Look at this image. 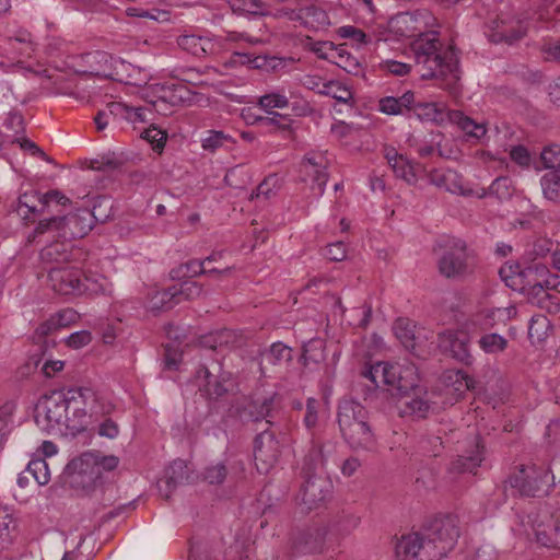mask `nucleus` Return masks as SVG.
Wrapping results in <instances>:
<instances>
[{
    "mask_svg": "<svg viewBox=\"0 0 560 560\" xmlns=\"http://www.w3.org/2000/svg\"><path fill=\"white\" fill-rule=\"evenodd\" d=\"M540 276H534L533 280H528V294L533 293L535 295H539L544 293L546 296L547 290H556L560 292V277L559 275L552 273L548 275L544 280H539Z\"/></svg>",
    "mask_w": 560,
    "mask_h": 560,
    "instance_id": "37998d69",
    "label": "nucleus"
},
{
    "mask_svg": "<svg viewBox=\"0 0 560 560\" xmlns=\"http://www.w3.org/2000/svg\"><path fill=\"white\" fill-rule=\"evenodd\" d=\"M231 62L234 65H246L253 69H261L266 71H277L284 67V60L276 56L266 55L252 56L245 52H234Z\"/></svg>",
    "mask_w": 560,
    "mask_h": 560,
    "instance_id": "c85d7f7f",
    "label": "nucleus"
},
{
    "mask_svg": "<svg viewBox=\"0 0 560 560\" xmlns=\"http://www.w3.org/2000/svg\"><path fill=\"white\" fill-rule=\"evenodd\" d=\"M280 455V444L273 432L264 430L254 441V458L257 469L267 474Z\"/></svg>",
    "mask_w": 560,
    "mask_h": 560,
    "instance_id": "1a4fd4ad",
    "label": "nucleus"
},
{
    "mask_svg": "<svg viewBox=\"0 0 560 560\" xmlns=\"http://www.w3.org/2000/svg\"><path fill=\"white\" fill-rule=\"evenodd\" d=\"M365 422H369V412L360 402L351 399L340 402L338 408L339 429H350Z\"/></svg>",
    "mask_w": 560,
    "mask_h": 560,
    "instance_id": "b1692460",
    "label": "nucleus"
},
{
    "mask_svg": "<svg viewBox=\"0 0 560 560\" xmlns=\"http://www.w3.org/2000/svg\"><path fill=\"white\" fill-rule=\"evenodd\" d=\"M265 360L272 365L288 364L292 361V349L282 342H275L265 354Z\"/></svg>",
    "mask_w": 560,
    "mask_h": 560,
    "instance_id": "3c124183",
    "label": "nucleus"
},
{
    "mask_svg": "<svg viewBox=\"0 0 560 560\" xmlns=\"http://www.w3.org/2000/svg\"><path fill=\"white\" fill-rule=\"evenodd\" d=\"M324 462L325 456L323 453V445L319 442H316L313 438L312 447L305 457V466L307 467V471L317 469L319 466L324 465Z\"/></svg>",
    "mask_w": 560,
    "mask_h": 560,
    "instance_id": "680f3d73",
    "label": "nucleus"
},
{
    "mask_svg": "<svg viewBox=\"0 0 560 560\" xmlns=\"http://www.w3.org/2000/svg\"><path fill=\"white\" fill-rule=\"evenodd\" d=\"M438 347L444 353L466 365L472 363L469 350V337L464 331L444 330L438 335Z\"/></svg>",
    "mask_w": 560,
    "mask_h": 560,
    "instance_id": "f8f14e48",
    "label": "nucleus"
},
{
    "mask_svg": "<svg viewBox=\"0 0 560 560\" xmlns=\"http://www.w3.org/2000/svg\"><path fill=\"white\" fill-rule=\"evenodd\" d=\"M106 279L102 276H88L82 272L80 285L78 287V296L83 294L97 295L100 293H104L106 290Z\"/></svg>",
    "mask_w": 560,
    "mask_h": 560,
    "instance_id": "c03bdc74",
    "label": "nucleus"
},
{
    "mask_svg": "<svg viewBox=\"0 0 560 560\" xmlns=\"http://www.w3.org/2000/svg\"><path fill=\"white\" fill-rule=\"evenodd\" d=\"M401 368L402 365L400 364L394 365L387 362H377L364 373V376L368 377L376 387L383 383L384 385H387L390 390H394Z\"/></svg>",
    "mask_w": 560,
    "mask_h": 560,
    "instance_id": "cd10ccee",
    "label": "nucleus"
},
{
    "mask_svg": "<svg viewBox=\"0 0 560 560\" xmlns=\"http://www.w3.org/2000/svg\"><path fill=\"white\" fill-rule=\"evenodd\" d=\"M478 345L486 353L494 354L506 349L508 340L495 332L485 334L478 340Z\"/></svg>",
    "mask_w": 560,
    "mask_h": 560,
    "instance_id": "6e6d98bb",
    "label": "nucleus"
},
{
    "mask_svg": "<svg viewBox=\"0 0 560 560\" xmlns=\"http://www.w3.org/2000/svg\"><path fill=\"white\" fill-rule=\"evenodd\" d=\"M206 273L205 261L192 259L182 264L177 268L171 270V277L174 280H182L185 278H194Z\"/></svg>",
    "mask_w": 560,
    "mask_h": 560,
    "instance_id": "de8ad7c7",
    "label": "nucleus"
},
{
    "mask_svg": "<svg viewBox=\"0 0 560 560\" xmlns=\"http://www.w3.org/2000/svg\"><path fill=\"white\" fill-rule=\"evenodd\" d=\"M112 201L106 197H98L94 201L92 210H90L92 226L95 222H106L112 215Z\"/></svg>",
    "mask_w": 560,
    "mask_h": 560,
    "instance_id": "052dcab7",
    "label": "nucleus"
},
{
    "mask_svg": "<svg viewBox=\"0 0 560 560\" xmlns=\"http://www.w3.org/2000/svg\"><path fill=\"white\" fill-rule=\"evenodd\" d=\"M427 542L419 533L404 535L396 544L395 555L398 560H427L424 547Z\"/></svg>",
    "mask_w": 560,
    "mask_h": 560,
    "instance_id": "4be33fe9",
    "label": "nucleus"
},
{
    "mask_svg": "<svg viewBox=\"0 0 560 560\" xmlns=\"http://www.w3.org/2000/svg\"><path fill=\"white\" fill-rule=\"evenodd\" d=\"M195 378L199 389L210 399H218L228 393L225 383L229 381V374L222 373L219 364H214L212 370L207 365H200Z\"/></svg>",
    "mask_w": 560,
    "mask_h": 560,
    "instance_id": "ddd939ff",
    "label": "nucleus"
},
{
    "mask_svg": "<svg viewBox=\"0 0 560 560\" xmlns=\"http://www.w3.org/2000/svg\"><path fill=\"white\" fill-rule=\"evenodd\" d=\"M69 389L63 392H52L40 400L37 409V418L44 416L49 428L58 427L66 430L69 421Z\"/></svg>",
    "mask_w": 560,
    "mask_h": 560,
    "instance_id": "0eeeda50",
    "label": "nucleus"
},
{
    "mask_svg": "<svg viewBox=\"0 0 560 560\" xmlns=\"http://www.w3.org/2000/svg\"><path fill=\"white\" fill-rule=\"evenodd\" d=\"M545 198L560 202V172L553 171L545 174L540 179Z\"/></svg>",
    "mask_w": 560,
    "mask_h": 560,
    "instance_id": "09e8293b",
    "label": "nucleus"
},
{
    "mask_svg": "<svg viewBox=\"0 0 560 560\" xmlns=\"http://www.w3.org/2000/svg\"><path fill=\"white\" fill-rule=\"evenodd\" d=\"M555 477L549 471L538 467H522L510 476L506 483L523 497H542L553 487Z\"/></svg>",
    "mask_w": 560,
    "mask_h": 560,
    "instance_id": "39448f33",
    "label": "nucleus"
},
{
    "mask_svg": "<svg viewBox=\"0 0 560 560\" xmlns=\"http://www.w3.org/2000/svg\"><path fill=\"white\" fill-rule=\"evenodd\" d=\"M384 156L396 177L404 179L409 185H415L418 182V173L422 171V166L419 163L411 162L392 147L384 149Z\"/></svg>",
    "mask_w": 560,
    "mask_h": 560,
    "instance_id": "a211bd4d",
    "label": "nucleus"
},
{
    "mask_svg": "<svg viewBox=\"0 0 560 560\" xmlns=\"http://www.w3.org/2000/svg\"><path fill=\"white\" fill-rule=\"evenodd\" d=\"M176 304V292L173 288L154 290L148 298V308L153 313L168 311Z\"/></svg>",
    "mask_w": 560,
    "mask_h": 560,
    "instance_id": "4c0bfd02",
    "label": "nucleus"
},
{
    "mask_svg": "<svg viewBox=\"0 0 560 560\" xmlns=\"http://www.w3.org/2000/svg\"><path fill=\"white\" fill-rule=\"evenodd\" d=\"M413 50L417 66L422 67L419 70L421 79L440 80L443 90L451 94L458 92V57L452 47L441 52L439 40L432 38L416 43Z\"/></svg>",
    "mask_w": 560,
    "mask_h": 560,
    "instance_id": "f257e3e1",
    "label": "nucleus"
},
{
    "mask_svg": "<svg viewBox=\"0 0 560 560\" xmlns=\"http://www.w3.org/2000/svg\"><path fill=\"white\" fill-rule=\"evenodd\" d=\"M323 95L330 96L337 102L350 105L353 101L352 92L339 81L330 80L326 82Z\"/></svg>",
    "mask_w": 560,
    "mask_h": 560,
    "instance_id": "603ef678",
    "label": "nucleus"
},
{
    "mask_svg": "<svg viewBox=\"0 0 560 560\" xmlns=\"http://www.w3.org/2000/svg\"><path fill=\"white\" fill-rule=\"evenodd\" d=\"M360 523V518L353 514H341L325 525L328 526L329 539L340 538L350 534Z\"/></svg>",
    "mask_w": 560,
    "mask_h": 560,
    "instance_id": "e433bc0d",
    "label": "nucleus"
},
{
    "mask_svg": "<svg viewBox=\"0 0 560 560\" xmlns=\"http://www.w3.org/2000/svg\"><path fill=\"white\" fill-rule=\"evenodd\" d=\"M343 440L355 452H375L377 441L369 422L340 429Z\"/></svg>",
    "mask_w": 560,
    "mask_h": 560,
    "instance_id": "dca6fc26",
    "label": "nucleus"
},
{
    "mask_svg": "<svg viewBox=\"0 0 560 560\" xmlns=\"http://www.w3.org/2000/svg\"><path fill=\"white\" fill-rule=\"evenodd\" d=\"M419 388H421V386L419 385L418 369L412 363L404 364L394 390L404 397Z\"/></svg>",
    "mask_w": 560,
    "mask_h": 560,
    "instance_id": "72a5a7b5",
    "label": "nucleus"
},
{
    "mask_svg": "<svg viewBox=\"0 0 560 560\" xmlns=\"http://www.w3.org/2000/svg\"><path fill=\"white\" fill-rule=\"evenodd\" d=\"M525 35V28L522 22L512 16H502L493 21L488 34L492 43L513 44Z\"/></svg>",
    "mask_w": 560,
    "mask_h": 560,
    "instance_id": "f3484780",
    "label": "nucleus"
},
{
    "mask_svg": "<svg viewBox=\"0 0 560 560\" xmlns=\"http://www.w3.org/2000/svg\"><path fill=\"white\" fill-rule=\"evenodd\" d=\"M72 393L78 395L81 404L88 410L90 416L107 415L113 406L102 395L90 387H74Z\"/></svg>",
    "mask_w": 560,
    "mask_h": 560,
    "instance_id": "a878e982",
    "label": "nucleus"
},
{
    "mask_svg": "<svg viewBox=\"0 0 560 560\" xmlns=\"http://www.w3.org/2000/svg\"><path fill=\"white\" fill-rule=\"evenodd\" d=\"M328 540V526L324 522L314 523L294 535L292 547L300 555L322 553Z\"/></svg>",
    "mask_w": 560,
    "mask_h": 560,
    "instance_id": "6e6552de",
    "label": "nucleus"
},
{
    "mask_svg": "<svg viewBox=\"0 0 560 560\" xmlns=\"http://www.w3.org/2000/svg\"><path fill=\"white\" fill-rule=\"evenodd\" d=\"M256 120L271 130L291 133V120L277 112H269V116L258 117Z\"/></svg>",
    "mask_w": 560,
    "mask_h": 560,
    "instance_id": "13d9d810",
    "label": "nucleus"
},
{
    "mask_svg": "<svg viewBox=\"0 0 560 560\" xmlns=\"http://www.w3.org/2000/svg\"><path fill=\"white\" fill-rule=\"evenodd\" d=\"M16 529V523L7 509L0 510V549L3 550L13 540V533Z\"/></svg>",
    "mask_w": 560,
    "mask_h": 560,
    "instance_id": "8fccbe9b",
    "label": "nucleus"
},
{
    "mask_svg": "<svg viewBox=\"0 0 560 560\" xmlns=\"http://www.w3.org/2000/svg\"><path fill=\"white\" fill-rule=\"evenodd\" d=\"M528 518L532 523L533 534L539 545L547 548H555V545H560V535L557 536L560 515L556 516L542 511L534 517L528 516Z\"/></svg>",
    "mask_w": 560,
    "mask_h": 560,
    "instance_id": "2eb2a0df",
    "label": "nucleus"
},
{
    "mask_svg": "<svg viewBox=\"0 0 560 560\" xmlns=\"http://www.w3.org/2000/svg\"><path fill=\"white\" fill-rule=\"evenodd\" d=\"M128 105L120 102H112L104 109L97 112L94 121L98 131L104 130L107 126H118L121 121H126Z\"/></svg>",
    "mask_w": 560,
    "mask_h": 560,
    "instance_id": "7c9ffc66",
    "label": "nucleus"
},
{
    "mask_svg": "<svg viewBox=\"0 0 560 560\" xmlns=\"http://www.w3.org/2000/svg\"><path fill=\"white\" fill-rule=\"evenodd\" d=\"M42 197L43 195L36 190L26 191L19 197V210L26 209L24 219H27L28 214L44 213V200Z\"/></svg>",
    "mask_w": 560,
    "mask_h": 560,
    "instance_id": "a19ab883",
    "label": "nucleus"
},
{
    "mask_svg": "<svg viewBox=\"0 0 560 560\" xmlns=\"http://www.w3.org/2000/svg\"><path fill=\"white\" fill-rule=\"evenodd\" d=\"M445 380L447 385H452L454 392L458 394H463L475 387L474 378L462 370L450 371L446 374Z\"/></svg>",
    "mask_w": 560,
    "mask_h": 560,
    "instance_id": "864d4df0",
    "label": "nucleus"
},
{
    "mask_svg": "<svg viewBox=\"0 0 560 560\" xmlns=\"http://www.w3.org/2000/svg\"><path fill=\"white\" fill-rule=\"evenodd\" d=\"M258 104L266 110L272 108H284L289 105V100L281 93H268L259 97Z\"/></svg>",
    "mask_w": 560,
    "mask_h": 560,
    "instance_id": "774afa93",
    "label": "nucleus"
},
{
    "mask_svg": "<svg viewBox=\"0 0 560 560\" xmlns=\"http://www.w3.org/2000/svg\"><path fill=\"white\" fill-rule=\"evenodd\" d=\"M172 288L173 291L176 292V304L183 301L194 300L202 292V287L195 281H184L172 285Z\"/></svg>",
    "mask_w": 560,
    "mask_h": 560,
    "instance_id": "4d7b16f0",
    "label": "nucleus"
},
{
    "mask_svg": "<svg viewBox=\"0 0 560 560\" xmlns=\"http://www.w3.org/2000/svg\"><path fill=\"white\" fill-rule=\"evenodd\" d=\"M432 409L429 394L424 388H419L400 398V415L415 418H425Z\"/></svg>",
    "mask_w": 560,
    "mask_h": 560,
    "instance_id": "412c9836",
    "label": "nucleus"
},
{
    "mask_svg": "<svg viewBox=\"0 0 560 560\" xmlns=\"http://www.w3.org/2000/svg\"><path fill=\"white\" fill-rule=\"evenodd\" d=\"M485 459V445L476 438L472 448L465 451L451 464V470L456 472H474Z\"/></svg>",
    "mask_w": 560,
    "mask_h": 560,
    "instance_id": "393cba45",
    "label": "nucleus"
},
{
    "mask_svg": "<svg viewBox=\"0 0 560 560\" xmlns=\"http://www.w3.org/2000/svg\"><path fill=\"white\" fill-rule=\"evenodd\" d=\"M540 161L544 168L557 170L560 167V145L550 144L544 148L540 153Z\"/></svg>",
    "mask_w": 560,
    "mask_h": 560,
    "instance_id": "e2e57ef3",
    "label": "nucleus"
},
{
    "mask_svg": "<svg viewBox=\"0 0 560 560\" xmlns=\"http://www.w3.org/2000/svg\"><path fill=\"white\" fill-rule=\"evenodd\" d=\"M39 256L44 264L65 266L71 256V243L69 240L52 242L40 250Z\"/></svg>",
    "mask_w": 560,
    "mask_h": 560,
    "instance_id": "473e14b6",
    "label": "nucleus"
},
{
    "mask_svg": "<svg viewBox=\"0 0 560 560\" xmlns=\"http://www.w3.org/2000/svg\"><path fill=\"white\" fill-rule=\"evenodd\" d=\"M228 476V468L223 463L209 465L203 471V479L210 485L222 483Z\"/></svg>",
    "mask_w": 560,
    "mask_h": 560,
    "instance_id": "0e129e2a",
    "label": "nucleus"
},
{
    "mask_svg": "<svg viewBox=\"0 0 560 560\" xmlns=\"http://www.w3.org/2000/svg\"><path fill=\"white\" fill-rule=\"evenodd\" d=\"M303 26L318 31L329 25V18L325 10L316 5H307L302 8Z\"/></svg>",
    "mask_w": 560,
    "mask_h": 560,
    "instance_id": "58836bf2",
    "label": "nucleus"
},
{
    "mask_svg": "<svg viewBox=\"0 0 560 560\" xmlns=\"http://www.w3.org/2000/svg\"><path fill=\"white\" fill-rule=\"evenodd\" d=\"M489 194L500 200L509 199L512 196L511 179L506 176L495 178L489 187Z\"/></svg>",
    "mask_w": 560,
    "mask_h": 560,
    "instance_id": "69168bd1",
    "label": "nucleus"
},
{
    "mask_svg": "<svg viewBox=\"0 0 560 560\" xmlns=\"http://www.w3.org/2000/svg\"><path fill=\"white\" fill-rule=\"evenodd\" d=\"M327 168V160L326 158L318 154H307L303 159L302 162V173L305 176L312 178L313 185L312 189H317V195L322 196L328 179V175L326 172Z\"/></svg>",
    "mask_w": 560,
    "mask_h": 560,
    "instance_id": "aec40b11",
    "label": "nucleus"
},
{
    "mask_svg": "<svg viewBox=\"0 0 560 560\" xmlns=\"http://www.w3.org/2000/svg\"><path fill=\"white\" fill-rule=\"evenodd\" d=\"M394 331L397 339L407 350H416V335L413 325L409 320L404 318L397 319L394 325Z\"/></svg>",
    "mask_w": 560,
    "mask_h": 560,
    "instance_id": "79ce46f5",
    "label": "nucleus"
},
{
    "mask_svg": "<svg viewBox=\"0 0 560 560\" xmlns=\"http://www.w3.org/2000/svg\"><path fill=\"white\" fill-rule=\"evenodd\" d=\"M500 310L486 308L470 317L466 327L471 331H486L497 324V314Z\"/></svg>",
    "mask_w": 560,
    "mask_h": 560,
    "instance_id": "ea45409f",
    "label": "nucleus"
},
{
    "mask_svg": "<svg viewBox=\"0 0 560 560\" xmlns=\"http://www.w3.org/2000/svg\"><path fill=\"white\" fill-rule=\"evenodd\" d=\"M178 45L184 50L199 58L211 54L214 47L211 39L198 35L179 36Z\"/></svg>",
    "mask_w": 560,
    "mask_h": 560,
    "instance_id": "f704fd0d",
    "label": "nucleus"
},
{
    "mask_svg": "<svg viewBox=\"0 0 560 560\" xmlns=\"http://www.w3.org/2000/svg\"><path fill=\"white\" fill-rule=\"evenodd\" d=\"M69 421H67L66 431L71 435H77L86 429L91 416L78 395L72 393V388L69 389Z\"/></svg>",
    "mask_w": 560,
    "mask_h": 560,
    "instance_id": "bb28decb",
    "label": "nucleus"
},
{
    "mask_svg": "<svg viewBox=\"0 0 560 560\" xmlns=\"http://www.w3.org/2000/svg\"><path fill=\"white\" fill-rule=\"evenodd\" d=\"M228 143H233L230 135L219 130H209L207 137L202 139L201 145L203 150L214 152Z\"/></svg>",
    "mask_w": 560,
    "mask_h": 560,
    "instance_id": "bf43d9fd",
    "label": "nucleus"
},
{
    "mask_svg": "<svg viewBox=\"0 0 560 560\" xmlns=\"http://www.w3.org/2000/svg\"><path fill=\"white\" fill-rule=\"evenodd\" d=\"M66 482L73 489L89 490L100 479L96 459L92 452H85L81 456L70 460L65 470Z\"/></svg>",
    "mask_w": 560,
    "mask_h": 560,
    "instance_id": "423d86ee",
    "label": "nucleus"
},
{
    "mask_svg": "<svg viewBox=\"0 0 560 560\" xmlns=\"http://www.w3.org/2000/svg\"><path fill=\"white\" fill-rule=\"evenodd\" d=\"M331 482L328 478L312 474L301 487L298 499L307 510H313L324 503L331 492Z\"/></svg>",
    "mask_w": 560,
    "mask_h": 560,
    "instance_id": "9b49d317",
    "label": "nucleus"
},
{
    "mask_svg": "<svg viewBox=\"0 0 560 560\" xmlns=\"http://www.w3.org/2000/svg\"><path fill=\"white\" fill-rule=\"evenodd\" d=\"M415 116L424 122H433L435 125H443L448 121V110L444 104L434 102H418L413 105Z\"/></svg>",
    "mask_w": 560,
    "mask_h": 560,
    "instance_id": "c756f323",
    "label": "nucleus"
},
{
    "mask_svg": "<svg viewBox=\"0 0 560 560\" xmlns=\"http://www.w3.org/2000/svg\"><path fill=\"white\" fill-rule=\"evenodd\" d=\"M325 343L322 339L315 338L311 339L303 346L302 359L305 365L310 363L319 364L326 358L325 352Z\"/></svg>",
    "mask_w": 560,
    "mask_h": 560,
    "instance_id": "49530a36",
    "label": "nucleus"
},
{
    "mask_svg": "<svg viewBox=\"0 0 560 560\" xmlns=\"http://www.w3.org/2000/svg\"><path fill=\"white\" fill-rule=\"evenodd\" d=\"M440 247L442 252L436 266L441 276L463 281L474 275L477 266L476 253L464 240L448 237Z\"/></svg>",
    "mask_w": 560,
    "mask_h": 560,
    "instance_id": "f03ea898",
    "label": "nucleus"
},
{
    "mask_svg": "<svg viewBox=\"0 0 560 560\" xmlns=\"http://www.w3.org/2000/svg\"><path fill=\"white\" fill-rule=\"evenodd\" d=\"M422 536L427 542L425 559L436 560L445 557L454 548L459 530L453 517H435L424 527Z\"/></svg>",
    "mask_w": 560,
    "mask_h": 560,
    "instance_id": "7ed1b4c3",
    "label": "nucleus"
},
{
    "mask_svg": "<svg viewBox=\"0 0 560 560\" xmlns=\"http://www.w3.org/2000/svg\"><path fill=\"white\" fill-rule=\"evenodd\" d=\"M82 271L70 266H54L48 269L50 288L61 295L78 296Z\"/></svg>",
    "mask_w": 560,
    "mask_h": 560,
    "instance_id": "4468645a",
    "label": "nucleus"
},
{
    "mask_svg": "<svg viewBox=\"0 0 560 560\" xmlns=\"http://www.w3.org/2000/svg\"><path fill=\"white\" fill-rule=\"evenodd\" d=\"M280 406V396L277 393L253 400L247 406V413L253 421L266 419L268 423L273 412Z\"/></svg>",
    "mask_w": 560,
    "mask_h": 560,
    "instance_id": "2f4dec72",
    "label": "nucleus"
},
{
    "mask_svg": "<svg viewBox=\"0 0 560 560\" xmlns=\"http://www.w3.org/2000/svg\"><path fill=\"white\" fill-rule=\"evenodd\" d=\"M201 342L205 347L212 350L222 347H232L236 342V335L231 329H222L203 337Z\"/></svg>",
    "mask_w": 560,
    "mask_h": 560,
    "instance_id": "a18cd8bd",
    "label": "nucleus"
},
{
    "mask_svg": "<svg viewBox=\"0 0 560 560\" xmlns=\"http://www.w3.org/2000/svg\"><path fill=\"white\" fill-rule=\"evenodd\" d=\"M141 136L143 139H145L149 143L153 145L154 150L158 151L163 150L167 139L166 131L159 129L154 126H151L143 130Z\"/></svg>",
    "mask_w": 560,
    "mask_h": 560,
    "instance_id": "338daca9",
    "label": "nucleus"
},
{
    "mask_svg": "<svg viewBox=\"0 0 560 560\" xmlns=\"http://www.w3.org/2000/svg\"><path fill=\"white\" fill-rule=\"evenodd\" d=\"M546 271L545 266L539 264L522 268L517 262H506L500 268L499 275L511 289L528 293L527 281L533 280L534 276H545Z\"/></svg>",
    "mask_w": 560,
    "mask_h": 560,
    "instance_id": "9d476101",
    "label": "nucleus"
},
{
    "mask_svg": "<svg viewBox=\"0 0 560 560\" xmlns=\"http://www.w3.org/2000/svg\"><path fill=\"white\" fill-rule=\"evenodd\" d=\"M90 209H79L74 213L63 217H52L39 221L28 241L46 232H55L57 236L63 240H74L83 237L92 230Z\"/></svg>",
    "mask_w": 560,
    "mask_h": 560,
    "instance_id": "20e7f679",
    "label": "nucleus"
},
{
    "mask_svg": "<svg viewBox=\"0 0 560 560\" xmlns=\"http://www.w3.org/2000/svg\"><path fill=\"white\" fill-rule=\"evenodd\" d=\"M25 474L33 477L35 482L39 486H45L50 480L48 464L43 458L31 460L25 469Z\"/></svg>",
    "mask_w": 560,
    "mask_h": 560,
    "instance_id": "5fc2aeb1",
    "label": "nucleus"
},
{
    "mask_svg": "<svg viewBox=\"0 0 560 560\" xmlns=\"http://www.w3.org/2000/svg\"><path fill=\"white\" fill-rule=\"evenodd\" d=\"M158 98L152 103L155 112L166 115L167 105L176 107L190 100L189 91L183 84L160 85L156 89Z\"/></svg>",
    "mask_w": 560,
    "mask_h": 560,
    "instance_id": "6ab92c4d",
    "label": "nucleus"
},
{
    "mask_svg": "<svg viewBox=\"0 0 560 560\" xmlns=\"http://www.w3.org/2000/svg\"><path fill=\"white\" fill-rule=\"evenodd\" d=\"M188 467L183 459L174 460L166 470L165 478L158 482L159 492L165 499H168L173 490L182 483L188 481Z\"/></svg>",
    "mask_w": 560,
    "mask_h": 560,
    "instance_id": "5701e85b",
    "label": "nucleus"
},
{
    "mask_svg": "<svg viewBox=\"0 0 560 560\" xmlns=\"http://www.w3.org/2000/svg\"><path fill=\"white\" fill-rule=\"evenodd\" d=\"M448 122L457 125L466 136L475 139H480L487 131L485 125L476 122L460 110H448Z\"/></svg>",
    "mask_w": 560,
    "mask_h": 560,
    "instance_id": "c9c22d12",
    "label": "nucleus"
}]
</instances>
